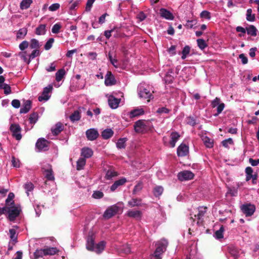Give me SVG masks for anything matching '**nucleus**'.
<instances>
[{
  "label": "nucleus",
  "instance_id": "f257e3e1",
  "mask_svg": "<svg viewBox=\"0 0 259 259\" xmlns=\"http://www.w3.org/2000/svg\"><path fill=\"white\" fill-rule=\"evenodd\" d=\"M168 244V241L164 238L156 243V249L153 254L155 259H161V255L166 251Z\"/></svg>",
  "mask_w": 259,
  "mask_h": 259
},
{
  "label": "nucleus",
  "instance_id": "f03ea898",
  "mask_svg": "<svg viewBox=\"0 0 259 259\" xmlns=\"http://www.w3.org/2000/svg\"><path fill=\"white\" fill-rule=\"evenodd\" d=\"M123 208V204L122 203H117L108 208L104 212L103 217L104 218L108 219L119 212H122Z\"/></svg>",
  "mask_w": 259,
  "mask_h": 259
},
{
  "label": "nucleus",
  "instance_id": "7ed1b4c3",
  "mask_svg": "<svg viewBox=\"0 0 259 259\" xmlns=\"http://www.w3.org/2000/svg\"><path fill=\"white\" fill-rule=\"evenodd\" d=\"M138 94L140 98L147 99L148 102H149L150 99L153 98V96L150 92L149 87L145 84L141 83L138 86Z\"/></svg>",
  "mask_w": 259,
  "mask_h": 259
},
{
  "label": "nucleus",
  "instance_id": "20e7f679",
  "mask_svg": "<svg viewBox=\"0 0 259 259\" xmlns=\"http://www.w3.org/2000/svg\"><path fill=\"white\" fill-rule=\"evenodd\" d=\"M198 213L194 215V218L191 217L190 218V222L193 226L195 225V220L197 219L196 224L197 225L199 226L202 224V218L204 216L206 211V207H199L198 208Z\"/></svg>",
  "mask_w": 259,
  "mask_h": 259
},
{
  "label": "nucleus",
  "instance_id": "39448f33",
  "mask_svg": "<svg viewBox=\"0 0 259 259\" xmlns=\"http://www.w3.org/2000/svg\"><path fill=\"white\" fill-rule=\"evenodd\" d=\"M7 207L6 212L8 213V219L11 221H14L20 213V208L15 205L7 206Z\"/></svg>",
  "mask_w": 259,
  "mask_h": 259
},
{
  "label": "nucleus",
  "instance_id": "423d86ee",
  "mask_svg": "<svg viewBox=\"0 0 259 259\" xmlns=\"http://www.w3.org/2000/svg\"><path fill=\"white\" fill-rule=\"evenodd\" d=\"M148 124V122L146 120H139L134 124V130L137 133H145L149 129Z\"/></svg>",
  "mask_w": 259,
  "mask_h": 259
},
{
  "label": "nucleus",
  "instance_id": "0eeeda50",
  "mask_svg": "<svg viewBox=\"0 0 259 259\" xmlns=\"http://www.w3.org/2000/svg\"><path fill=\"white\" fill-rule=\"evenodd\" d=\"M10 130L12 134L13 137L17 140L19 141L21 139V128L19 124L16 123L12 124L10 125Z\"/></svg>",
  "mask_w": 259,
  "mask_h": 259
},
{
  "label": "nucleus",
  "instance_id": "6e6552de",
  "mask_svg": "<svg viewBox=\"0 0 259 259\" xmlns=\"http://www.w3.org/2000/svg\"><path fill=\"white\" fill-rule=\"evenodd\" d=\"M241 209L246 217H249L254 212L255 207L253 204H245L241 206Z\"/></svg>",
  "mask_w": 259,
  "mask_h": 259
},
{
  "label": "nucleus",
  "instance_id": "1a4fd4ad",
  "mask_svg": "<svg viewBox=\"0 0 259 259\" xmlns=\"http://www.w3.org/2000/svg\"><path fill=\"white\" fill-rule=\"evenodd\" d=\"M194 177V174L189 170H183L180 172L178 175L179 180L181 181L192 180Z\"/></svg>",
  "mask_w": 259,
  "mask_h": 259
},
{
  "label": "nucleus",
  "instance_id": "9d476101",
  "mask_svg": "<svg viewBox=\"0 0 259 259\" xmlns=\"http://www.w3.org/2000/svg\"><path fill=\"white\" fill-rule=\"evenodd\" d=\"M116 80L114 76L111 71H107L105 76V84L106 86H111L116 83Z\"/></svg>",
  "mask_w": 259,
  "mask_h": 259
},
{
  "label": "nucleus",
  "instance_id": "9b49d317",
  "mask_svg": "<svg viewBox=\"0 0 259 259\" xmlns=\"http://www.w3.org/2000/svg\"><path fill=\"white\" fill-rule=\"evenodd\" d=\"M85 134L88 139L90 141H94L99 136L98 131L95 128L88 130Z\"/></svg>",
  "mask_w": 259,
  "mask_h": 259
},
{
  "label": "nucleus",
  "instance_id": "f8f14e48",
  "mask_svg": "<svg viewBox=\"0 0 259 259\" xmlns=\"http://www.w3.org/2000/svg\"><path fill=\"white\" fill-rule=\"evenodd\" d=\"M159 14L162 18L168 20H172L174 19L173 14L170 11L164 8L160 9Z\"/></svg>",
  "mask_w": 259,
  "mask_h": 259
},
{
  "label": "nucleus",
  "instance_id": "ddd939ff",
  "mask_svg": "<svg viewBox=\"0 0 259 259\" xmlns=\"http://www.w3.org/2000/svg\"><path fill=\"white\" fill-rule=\"evenodd\" d=\"M108 104L112 109H116L120 102V99L116 98L112 95H110L108 99Z\"/></svg>",
  "mask_w": 259,
  "mask_h": 259
},
{
  "label": "nucleus",
  "instance_id": "4468645a",
  "mask_svg": "<svg viewBox=\"0 0 259 259\" xmlns=\"http://www.w3.org/2000/svg\"><path fill=\"white\" fill-rule=\"evenodd\" d=\"M189 152V147L185 144H181L177 149V154L179 156H185Z\"/></svg>",
  "mask_w": 259,
  "mask_h": 259
},
{
  "label": "nucleus",
  "instance_id": "2eb2a0df",
  "mask_svg": "<svg viewBox=\"0 0 259 259\" xmlns=\"http://www.w3.org/2000/svg\"><path fill=\"white\" fill-rule=\"evenodd\" d=\"M49 142L44 139H39L36 143V147L39 150H46L48 146Z\"/></svg>",
  "mask_w": 259,
  "mask_h": 259
},
{
  "label": "nucleus",
  "instance_id": "dca6fc26",
  "mask_svg": "<svg viewBox=\"0 0 259 259\" xmlns=\"http://www.w3.org/2000/svg\"><path fill=\"white\" fill-rule=\"evenodd\" d=\"M180 135L177 132H172L170 134V140L169 142L167 144H166L167 145H169L170 147L171 148H174L176 142L178 141L180 138Z\"/></svg>",
  "mask_w": 259,
  "mask_h": 259
},
{
  "label": "nucleus",
  "instance_id": "f3484780",
  "mask_svg": "<svg viewBox=\"0 0 259 259\" xmlns=\"http://www.w3.org/2000/svg\"><path fill=\"white\" fill-rule=\"evenodd\" d=\"M142 212L138 210H130L127 211L126 215L130 218L140 219L142 217Z\"/></svg>",
  "mask_w": 259,
  "mask_h": 259
},
{
  "label": "nucleus",
  "instance_id": "a211bd4d",
  "mask_svg": "<svg viewBox=\"0 0 259 259\" xmlns=\"http://www.w3.org/2000/svg\"><path fill=\"white\" fill-rule=\"evenodd\" d=\"M9 235L12 244L15 245L17 242L18 234L15 229H10L9 231Z\"/></svg>",
  "mask_w": 259,
  "mask_h": 259
},
{
  "label": "nucleus",
  "instance_id": "6ab92c4d",
  "mask_svg": "<svg viewBox=\"0 0 259 259\" xmlns=\"http://www.w3.org/2000/svg\"><path fill=\"white\" fill-rule=\"evenodd\" d=\"M63 128L64 126L63 124L60 122H58L52 127L51 131L54 135H58L63 131Z\"/></svg>",
  "mask_w": 259,
  "mask_h": 259
},
{
  "label": "nucleus",
  "instance_id": "aec40b11",
  "mask_svg": "<svg viewBox=\"0 0 259 259\" xmlns=\"http://www.w3.org/2000/svg\"><path fill=\"white\" fill-rule=\"evenodd\" d=\"M144 113V111L142 108H138L132 110L129 112L128 115L130 118H134L138 117L140 115H143Z\"/></svg>",
  "mask_w": 259,
  "mask_h": 259
},
{
  "label": "nucleus",
  "instance_id": "412c9836",
  "mask_svg": "<svg viewBox=\"0 0 259 259\" xmlns=\"http://www.w3.org/2000/svg\"><path fill=\"white\" fill-rule=\"evenodd\" d=\"M126 182V179L122 178L117 181H116L114 184L111 186L110 190L111 191H114L118 187L124 185Z\"/></svg>",
  "mask_w": 259,
  "mask_h": 259
},
{
  "label": "nucleus",
  "instance_id": "4be33fe9",
  "mask_svg": "<svg viewBox=\"0 0 259 259\" xmlns=\"http://www.w3.org/2000/svg\"><path fill=\"white\" fill-rule=\"evenodd\" d=\"M31 107V102L30 100H26L24 101L22 107L20 109L21 113H26L30 109Z\"/></svg>",
  "mask_w": 259,
  "mask_h": 259
},
{
  "label": "nucleus",
  "instance_id": "5701e85b",
  "mask_svg": "<svg viewBox=\"0 0 259 259\" xmlns=\"http://www.w3.org/2000/svg\"><path fill=\"white\" fill-rule=\"evenodd\" d=\"M93 154V151L91 148L88 147H84L81 149V155L84 158H89Z\"/></svg>",
  "mask_w": 259,
  "mask_h": 259
},
{
  "label": "nucleus",
  "instance_id": "b1692460",
  "mask_svg": "<svg viewBox=\"0 0 259 259\" xmlns=\"http://www.w3.org/2000/svg\"><path fill=\"white\" fill-rule=\"evenodd\" d=\"M44 175L47 180L50 181H53L54 180L53 170L50 165H49L47 169H44Z\"/></svg>",
  "mask_w": 259,
  "mask_h": 259
},
{
  "label": "nucleus",
  "instance_id": "393cba45",
  "mask_svg": "<svg viewBox=\"0 0 259 259\" xmlns=\"http://www.w3.org/2000/svg\"><path fill=\"white\" fill-rule=\"evenodd\" d=\"M246 31L248 35L255 36L257 35V30L254 26L251 25L246 28Z\"/></svg>",
  "mask_w": 259,
  "mask_h": 259
},
{
  "label": "nucleus",
  "instance_id": "a878e982",
  "mask_svg": "<svg viewBox=\"0 0 259 259\" xmlns=\"http://www.w3.org/2000/svg\"><path fill=\"white\" fill-rule=\"evenodd\" d=\"M105 246V243L104 241H101L95 245L93 251H95L97 253H100L104 249Z\"/></svg>",
  "mask_w": 259,
  "mask_h": 259
},
{
  "label": "nucleus",
  "instance_id": "bb28decb",
  "mask_svg": "<svg viewBox=\"0 0 259 259\" xmlns=\"http://www.w3.org/2000/svg\"><path fill=\"white\" fill-rule=\"evenodd\" d=\"M114 132L110 128L104 130L102 133V137L104 139H108L113 135Z\"/></svg>",
  "mask_w": 259,
  "mask_h": 259
},
{
  "label": "nucleus",
  "instance_id": "cd10ccee",
  "mask_svg": "<svg viewBox=\"0 0 259 259\" xmlns=\"http://www.w3.org/2000/svg\"><path fill=\"white\" fill-rule=\"evenodd\" d=\"M246 18L248 21L254 22L255 20V15L252 13L251 9H248L246 11Z\"/></svg>",
  "mask_w": 259,
  "mask_h": 259
},
{
  "label": "nucleus",
  "instance_id": "c85d7f7f",
  "mask_svg": "<svg viewBox=\"0 0 259 259\" xmlns=\"http://www.w3.org/2000/svg\"><path fill=\"white\" fill-rule=\"evenodd\" d=\"M45 255H53L58 252L56 247H46L44 248Z\"/></svg>",
  "mask_w": 259,
  "mask_h": 259
},
{
  "label": "nucleus",
  "instance_id": "c756f323",
  "mask_svg": "<svg viewBox=\"0 0 259 259\" xmlns=\"http://www.w3.org/2000/svg\"><path fill=\"white\" fill-rule=\"evenodd\" d=\"M46 32V25L45 24L39 25L35 29V33L37 35H44Z\"/></svg>",
  "mask_w": 259,
  "mask_h": 259
},
{
  "label": "nucleus",
  "instance_id": "7c9ffc66",
  "mask_svg": "<svg viewBox=\"0 0 259 259\" xmlns=\"http://www.w3.org/2000/svg\"><path fill=\"white\" fill-rule=\"evenodd\" d=\"M141 205V200L137 198H133L128 201V205L131 207L139 206Z\"/></svg>",
  "mask_w": 259,
  "mask_h": 259
},
{
  "label": "nucleus",
  "instance_id": "2f4dec72",
  "mask_svg": "<svg viewBox=\"0 0 259 259\" xmlns=\"http://www.w3.org/2000/svg\"><path fill=\"white\" fill-rule=\"evenodd\" d=\"M202 139L203 142V143L207 148H210L213 147V140L212 139L209 138L206 136L203 137Z\"/></svg>",
  "mask_w": 259,
  "mask_h": 259
},
{
  "label": "nucleus",
  "instance_id": "473e14b6",
  "mask_svg": "<svg viewBox=\"0 0 259 259\" xmlns=\"http://www.w3.org/2000/svg\"><path fill=\"white\" fill-rule=\"evenodd\" d=\"M65 75V71L64 69L59 70L56 73V80L57 81L59 82L61 81Z\"/></svg>",
  "mask_w": 259,
  "mask_h": 259
},
{
  "label": "nucleus",
  "instance_id": "72a5a7b5",
  "mask_svg": "<svg viewBox=\"0 0 259 259\" xmlns=\"http://www.w3.org/2000/svg\"><path fill=\"white\" fill-rule=\"evenodd\" d=\"M27 33V29L26 28H22L20 29L17 34V39H23L26 36Z\"/></svg>",
  "mask_w": 259,
  "mask_h": 259
},
{
  "label": "nucleus",
  "instance_id": "f704fd0d",
  "mask_svg": "<svg viewBox=\"0 0 259 259\" xmlns=\"http://www.w3.org/2000/svg\"><path fill=\"white\" fill-rule=\"evenodd\" d=\"M81 116L80 112L78 110L75 111L70 116V119L71 121L74 122L78 121L80 119Z\"/></svg>",
  "mask_w": 259,
  "mask_h": 259
},
{
  "label": "nucleus",
  "instance_id": "c9c22d12",
  "mask_svg": "<svg viewBox=\"0 0 259 259\" xmlns=\"http://www.w3.org/2000/svg\"><path fill=\"white\" fill-rule=\"evenodd\" d=\"M32 3L31 0H22L20 5V9L22 10L28 9Z\"/></svg>",
  "mask_w": 259,
  "mask_h": 259
},
{
  "label": "nucleus",
  "instance_id": "e433bc0d",
  "mask_svg": "<svg viewBox=\"0 0 259 259\" xmlns=\"http://www.w3.org/2000/svg\"><path fill=\"white\" fill-rule=\"evenodd\" d=\"M94 240L92 236H89L87 239V248L89 250L93 251L94 248Z\"/></svg>",
  "mask_w": 259,
  "mask_h": 259
},
{
  "label": "nucleus",
  "instance_id": "4c0bfd02",
  "mask_svg": "<svg viewBox=\"0 0 259 259\" xmlns=\"http://www.w3.org/2000/svg\"><path fill=\"white\" fill-rule=\"evenodd\" d=\"M14 197V194L13 193H10L8 195L7 198L6 200V206H9L12 205H15L13 201Z\"/></svg>",
  "mask_w": 259,
  "mask_h": 259
},
{
  "label": "nucleus",
  "instance_id": "58836bf2",
  "mask_svg": "<svg viewBox=\"0 0 259 259\" xmlns=\"http://www.w3.org/2000/svg\"><path fill=\"white\" fill-rule=\"evenodd\" d=\"M86 163L85 159L82 157L80 158L77 161L76 168L77 170L83 169Z\"/></svg>",
  "mask_w": 259,
  "mask_h": 259
},
{
  "label": "nucleus",
  "instance_id": "ea45409f",
  "mask_svg": "<svg viewBox=\"0 0 259 259\" xmlns=\"http://www.w3.org/2000/svg\"><path fill=\"white\" fill-rule=\"evenodd\" d=\"M126 141L127 139L126 138H120L116 143L117 147L119 149L124 148Z\"/></svg>",
  "mask_w": 259,
  "mask_h": 259
},
{
  "label": "nucleus",
  "instance_id": "a19ab883",
  "mask_svg": "<svg viewBox=\"0 0 259 259\" xmlns=\"http://www.w3.org/2000/svg\"><path fill=\"white\" fill-rule=\"evenodd\" d=\"M246 181H248L251 179V176L253 175V169L251 167H247L245 169Z\"/></svg>",
  "mask_w": 259,
  "mask_h": 259
},
{
  "label": "nucleus",
  "instance_id": "79ce46f5",
  "mask_svg": "<svg viewBox=\"0 0 259 259\" xmlns=\"http://www.w3.org/2000/svg\"><path fill=\"white\" fill-rule=\"evenodd\" d=\"M118 175V173L112 169H109L106 174V178L107 180L111 179L112 178L116 177Z\"/></svg>",
  "mask_w": 259,
  "mask_h": 259
},
{
  "label": "nucleus",
  "instance_id": "37998d69",
  "mask_svg": "<svg viewBox=\"0 0 259 259\" xmlns=\"http://www.w3.org/2000/svg\"><path fill=\"white\" fill-rule=\"evenodd\" d=\"M34 255L35 258H36L42 257L44 256H46L44 248L36 249L34 253Z\"/></svg>",
  "mask_w": 259,
  "mask_h": 259
},
{
  "label": "nucleus",
  "instance_id": "c03bdc74",
  "mask_svg": "<svg viewBox=\"0 0 259 259\" xmlns=\"http://www.w3.org/2000/svg\"><path fill=\"white\" fill-rule=\"evenodd\" d=\"M224 231V228L223 226H222L219 230H217L215 232V237L217 239H222L224 237L223 233Z\"/></svg>",
  "mask_w": 259,
  "mask_h": 259
},
{
  "label": "nucleus",
  "instance_id": "a18cd8bd",
  "mask_svg": "<svg viewBox=\"0 0 259 259\" xmlns=\"http://www.w3.org/2000/svg\"><path fill=\"white\" fill-rule=\"evenodd\" d=\"M163 191V188L161 186H156L153 190V193L154 196H159L162 194Z\"/></svg>",
  "mask_w": 259,
  "mask_h": 259
},
{
  "label": "nucleus",
  "instance_id": "49530a36",
  "mask_svg": "<svg viewBox=\"0 0 259 259\" xmlns=\"http://www.w3.org/2000/svg\"><path fill=\"white\" fill-rule=\"evenodd\" d=\"M0 89H3L5 94L6 95L9 94L11 92V87L6 83L0 84Z\"/></svg>",
  "mask_w": 259,
  "mask_h": 259
},
{
  "label": "nucleus",
  "instance_id": "de8ad7c7",
  "mask_svg": "<svg viewBox=\"0 0 259 259\" xmlns=\"http://www.w3.org/2000/svg\"><path fill=\"white\" fill-rule=\"evenodd\" d=\"M40 54L39 51L37 49L34 50L29 55V58L28 59L27 64H29L30 62L31 59H33L37 56H38Z\"/></svg>",
  "mask_w": 259,
  "mask_h": 259
},
{
  "label": "nucleus",
  "instance_id": "09e8293b",
  "mask_svg": "<svg viewBox=\"0 0 259 259\" xmlns=\"http://www.w3.org/2000/svg\"><path fill=\"white\" fill-rule=\"evenodd\" d=\"M39 47V42L36 39H32L31 40L30 47L31 49H37Z\"/></svg>",
  "mask_w": 259,
  "mask_h": 259
},
{
  "label": "nucleus",
  "instance_id": "8fccbe9b",
  "mask_svg": "<svg viewBox=\"0 0 259 259\" xmlns=\"http://www.w3.org/2000/svg\"><path fill=\"white\" fill-rule=\"evenodd\" d=\"M190 51V48L189 46H185L182 52V59H185L186 58L187 55L189 54Z\"/></svg>",
  "mask_w": 259,
  "mask_h": 259
},
{
  "label": "nucleus",
  "instance_id": "3c124183",
  "mask_svg": "<svg viewBox=\"0 0 259 259\" xmlns=\"http://www.w3.org/2000/svg\"><path fill=\"white\" fill-rule=\"evenodd\" d=\"M197 42L198 47L201 50H203L207 47V44L205 42V40L203 39H198L197 40Z\"/></svg>",
  "mask_w": 259,
  "mask_h": 259
},
{
  "label": "nucleus",
  "instance_id": "603ef678",
  "mask_svg": "<svg viewBox=\"0 0 259 259\" xmlns=\"http://www.w3.org/2000/svg\"><path fill=\"white\" fill-rule=\"evenodd\" d=\"M24 187L26 191V193L27 194V195L28 196L29 195L28 192L29 191H31L33 189L34 186H33V184L32 183L28 182V183H26L24 185Z\"/></svg>",
  "mask_w": 259,
  "mask_h": 259
},
{
  "label": "nucleus",
  "instance_id": "864d4df0",
  "mask_svg": "<svg viewBox=\"0 0 259 259\" xmlns=\"http://www.w3.org/2000/svg\"><path fill=\"white\" fill-rule=\"evenodd\" d=\"M197 22L196 20H188L185 26L187 28H192L194 26L196 25Z\"/></svg>",
  "mask_w": 259,
  "mask_h": 259
},
{
  "label": "nucleus",
  "instance_id": "5fc2aeb1",
  "mask_svg": "<svg viewBox=\"0 0 259 259\" xmlns=\"http://www.w3.org/2000/svg\"><path fill=\"white\" fill-rule=\"evenodd\" d=\"M200 17L201 18L209 20L210 19V13L207 11H203L200 13Z\"/></svg>",
  "mask_w": 259,
  "mask_h": 259
},
{
  "label": "nucleus",
  "instance_id": "6e6d98bb",
  "mask_svg": "<svg viewBox=\"0 0 259 259\" xmlns=\"http://www.w3.org/2000/svg\"><path fill=\"white\" fill-rule=\"evenodd\" d=\"M54 42V39L53 38H50L47 42L46 43L45 45V49L46 50H49L52 47L53 42Z\"/></svg>",
  "mask_w": 259,
  "mask_h": 259
},
{
  "label": "nucleus",
  "instance_id": "4d7b16f0",
  "mask_svg": "<svg viewBox=\"0 0 259 259\" xmlns=\"http://www.w3.org/2000/svg\"><path fill=\"white\" fill-rule=\"evenodd\" d=\"M61 28V26L59 23L55 24L52 27V32L53 33L57 34L59 33L60 28Z\"/></svg>",
  "mask_w": 259,
  "mask_h": 259
},
{
  "label": "nucleus",
  "instance_id": "13d9d810",
  "mask_svg": "<svg viewBox=\"0 0 259 259\" xmlns=\"http://www.w3.org/2000/svg\"><path fill=\"white\" fill-rule=\"evenodd\" d=\"M236 30L237 32L241 33L239 34L240 37L244 36L245 33H246V29L241 26H237L236 28Z\"/></svg>",
  "mask_w": 259,
  "mask_h": 259
},
{
  "label": "nucleus",
  "instance_id": "bf43d9fd",
  "mask_svg": "<svg viewBox=\"0 0 259 259\" xmlns=\"http://www.w3.org/2000/svg\"><path fill=\"white\" fill-rule=\"evenodd\" d=\"M38 118V115L37 113H34L31 114L29 117V121L31 123H34L36 122Z\"/></svg>",
  "mask_w": 259,
  "mask_h": 259
},
{
  "label": "nucleus",
  "instance_id": "052dcab7",
  "mask_svg": "<svg viewBox=\"0 0 259 259\" xmlns=\"http://www.w3.org/2000/svg\"><path fill=\"white\" fill-rule=\"evenodd\" d=\"M50 96L48 94H45V93L43 92L42 95L38 97V101H46L50 98Z\"/></svg>",
  "mask_w": 259,
  "mask_h": 259
},
{
  "label": "nucleus",
  "instance_id": "680f3d73",
  "mask_svg": "<svg viewBox=\"0 0 259 259\" xmlns=\"http://www.w3.org/2000/svg\"><path fill=\"white\" fill-rule=\"evenodd\" d=\"M233 144V141L231 138H229L222 141V145L225 147H228L229 145H232Z\"/></svg>",
  "mask_w": 259,
  "mask_h": 259
},
{
  "label": "nucleus",
  "instance_id": "e2e57ef3",
  "mask_svg": "<svg viewBox=\"0 0 259 259\" xmlns=\"http://www.w3.org/2000/svg\"><path fill=\"white\" fill-rule=\"evenodd\" d=\"M116 31V32H117V29L116 27H114L113 28V29L110 30H106L104 32V35L105 36V37L107 38V39H109L111 36V33L112 32H113L114 31Z\"/></svg>",
  "mask_w": 259,
  "mask_h": 259
},
{
  "label": "nucleus",
  "instance_id": "0e129e2a",
  "mask_svg": "<svg viewBox=\"0 0 259 259\" xmlns=\"http://www.w3.org/2000/svg\"><path fill=\"white\" fill-rule=\"evenodd\" d=\"M147 16L143 12H140L137 15V18L140 21H142L145 19Z\"/></svg>",
  "mask_w": 259,
  "mask_h": 259
},
{
  "label": "nucleus",
  "instance_id": "69168bd1",
  "mask_svg": "<svg viewBox=\"0 0 259 259\" xmlns=\"http://www.w3.org/2000/svg\"><path fill=\"white\" fill-rule=\"evenodd\" d=\"M60 6V4L58 3L53 4L49 7V10L52 12L55 11L59 9Z\"/></svg>",
  "mask_w": 259,
  "mask_h": 259
},
{
  "label": "nucleus",
  "instance_id": "338daca9",
  "mask_svg": "<svg viewBox=\"0 0 259 259\" xmlns=\"http://www.w3.org/2000/svg\"><path fill=\"white\" fill-rule=\"evenodd\" d=\"M103 192L98 191L94 192L92 196L94 198L99 199L103 197Z\"/></svg>",
  "mask_w": 259,
  "mask_h": 259
},
{
  "label": "nucleus",
  "instance_id": "774afa93",
  "mask_svg": "<svg viewBox=\"0 0 259 259\" xmlns=\"http://www.w3.org/2000/svg\"><path fill=\"white\" fill-rule=\"evenodd\" d=\"M29 46V43L27 41L24 40L23 41L20 45H19V49L23 51L25 49H26Z\"/></svg>",
  "mask_w": 259,
  "mask_h": 259
}]
</instances>
